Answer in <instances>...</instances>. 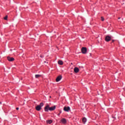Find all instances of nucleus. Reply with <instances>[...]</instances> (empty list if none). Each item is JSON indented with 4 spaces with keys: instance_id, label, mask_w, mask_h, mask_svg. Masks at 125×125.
I'll list each match as a JSON object with an SVG mask.
<instances>
[{
    "instance_id": "obj_8",
    "label": "nucleus",
    "mask_w": 125,
    "mask_h": 125,
    "mask_svg": "<svg viewBox=\"0 0 125 125\" xmlns=\"http://www.w3.org/2000/svg\"><path fill=\"white\" fill-rule=\"evenodd\" d=\"M7 60L8 61H10V62H11L12 61H14V59L12 57H7Z\"/></svg>"
},
{
    "instance_id": "obj_14",
    "label": "nucleus",
    "mask_w": 125,
    "mask_h": 125,
    "mask_svg": "<svg viewBox=\"0 0 125 125\" xmlns=\"http://www.w3.org/2000/svg\"><path fill=\"white\" fill-rule=\"evenodd\" d=\"M82 121H83V123H84V124H85V123H86V118H83Z\"/></svg>"
},
{
    "instance_id": "obj_10",
    "label": "nucleus",
    "mask_w": 125,
    "mask_h": 125,
    "mask_svg": "<svg viewBox=\"0 0 125 125\" xmlns=\"http://www.w3.org/2000/svg\"><path fill=\"white\" fill-rule=\"evenodd\" d=\"M74 71L75 73H79L80 69H79V68L78 67H75L74 69Z\"/></svg>"
},
{
    "instance_id": "obj_7",
    "label": "nucleus",
    "mask_w": 125,
    "mask_h": 125,
    "mask_svg": "<svg viewBox=\"0 0 125 125\" xmlns=\"http://www.w3.org/2000/svg\"><path fill=\"white\" fill-rule=\"evenodd\" d=\"M63 110L65 112H69V110H70V107L69 106H64L63 108Z\"/></svg>"
},
{
    "instance_id": "obj_16",
    "label": "nucleus",
    "mask_w": 125,
    "mask_h": 125,
    "mask_svg": "<svg viewBox=\"0 0 125 125\" xmlns=\"http://www.w3.org/2000/svg\"><path fill=\"white\" fill-rule=\"evenodd\" d=\"M101 19L102 21H104V18L103 17H102Z\"/></svg>"
},
{
    "instance_id": "obj_13",
    "label": "nucleus",
    "mask_w": 125,
    "mask_h": 125,
    "mask_svg": "<svg viewBox=\"0 0 125 125\" xmlns=\"http://www.w3.org/2000/svg\"><path fill=\"white\" fill-rule=\"evenodd\" d=\"M40 77H42V75H41L40 74H36V75H35L36 79H39V78H40Z\"/></svg>"
},
{
    "instance_id": "obj_11",
    "label": "nucleus",
    "mask_w": 125,
    "mask_h": 125,
    "mask_svg": "<svg viewBox=\"0 0 125 125\" xmlns=\"http://www.w3.org/2000/svg\"><path fill=\"white\" fill-rule=\"evenodd\" d=\"M46 123L47 124L50 125V124L52 123V120H47L46 121Z\"/></svg>"
},
{
    "instance_id": "obj_12",
    "label": "nucleus",
    "mask_w": 125,
    "mask_h": 125,
    "mask_svg": "<svg viewBox=\"0 0 125 125\" xmlns=\"http://www.w3.org/2000/svg\"><path fill=\"white\" fill-rule=\"evenodd\" d=\"M58 63L59 64V65H63V61H59L58 62Z\"/></svg>"
},
{
    "instance_id": "obj_9",
    "label": "nucleus",
    "mask_w": 125,
    "mask_h": 125,
    "mask_svg": "<svg viewBox=\"0 0 125 125\" xmlns=\"http://www.w3.org/2000/svg\"><path fill=\"white\" fill-rule=\"evenodd\" d=\"M56 109V106L54 105L51 107H49V111H54V110Z\"/></svg>"
},
{
    "instance_id": "obj_21",
    "label": "nucleus",
    "mask_w": 125,
    "mask_h": 125,
    "mask_svg": "<svg viewBox=\"0 0 125 125\" xmlns=\"http://www.w3.org/2000/svg\"><path fill=\"white\" fill-rule=\"evenodd\" d=\"M118 19H121V18H118Z\"/></svg>"
},
{
    "instance_id": "obj_19",
    "label": "nucleus",
    "mask_w": 125,
    "mask_h": 125,
    "mask_svg": "<svg viewBox=\"0 0 125 125\" xmlns=\"http://www.w3.org/2000/svg\"><path fill=\"white\" fill-rule=\"evenodd\" d=\"M115 42V40H112V42Z\"/></svg>"
},
{
    "instance_id": "obj_4",
    "label": "nucleus",
    "mask_w": 125,
    "mask_h": 125,
    "mask_svg": "<svg viewBox=\"0 0 125 125\" xmlns=\"http://www.w3.org/2000/svg\"><path fill=\"white\" fill-rule=\"evenodd\" d=\"M62 79V76L61 75H59V76H58L56 79V81L57 82H60V80Z\"/></svg>"
},
{
    "instance_id": "obj_5",
    "label": "nucleus",
    "mask_w": 125,
    "mask_h": 125,
    "mask_svg": "<svg viewBox=\"0 0 125 125\" xmlns=\"http://www.w3.org/2000/svg\"><path fill=\"white\" fill-rule=\"evenodd\" d=\"M61 122L62 124H63V125H65V124L67 123V120L65 118H62L61 120Z\"/></svg>"
},
{
    "instance_id": "obj_6",
    "label": "nucleus",
    "mask_w": 125,
    "mask_h": 125,
    "mask_svg": "<svg viewBox=\"0 0 125 125\" xmlns=\"http://www.w3.org/2000/svg\"><path fill=\"white\" fill-rule=\"evenodd\" d=\"M48 110L49 111V105H47L44 107V111L45 112H48Z\"/></svg>"
},
{
    "instance_id": "obj_20",
    "label": "nucleus",
    "mask_w": 125,
    "mask_h": 125,
    "mask_svg": "<svg viewBox=\"0 0 125 125\" xmlns=\"http://www.w3.org/2000/svg\"><path fill=\"white\" fill-rule=\"evenodd\" d=\"M16 109V110H19V107H17Z\"/></svg>"
},
{
    "instance_id": "obj_18",
    "label": "nucleus",
    "mask_w": 125,
    "mask_h": 125,
    "mask_svg": "<svg viewBox=\"0 0 125 125\" xmlns=\"http://www.w3.org/2000/svg\"><path fill=\"white\" fill-rule=\"evenodd\" d=\"M62 112L60 111V113L58 114V116H59V115H60V114H61Z\"/></svg>"
},
{
    "instance_id": "obj_1",
    "label": "nucleus",
    "mask_w": 125,
    "mask_h": 125,
    "mask_svg": "<svg viewBox=\"0 0 125 125\" xmlns=\"http://www.w3.org/2000/svg\"><path fill=\"white\" fill-rule=\"evenodd\" d=\"M43 106V103H40V105H37L36 107V110L37 111H41L42 110V107Z\"/></svg>"
},
{
    "instance_id": "obj_3",
    "label": "nucleus",
    "mask_w": 125,
    "mask_h": 125,
    "mask_svg": "<svg viewBox=\"0 0 125 125\" xmlns=\"http://www.w3.org/2000/svg\"><path fill=\"white\" fill-rule=\"evenodd\" d=\"M111 39L112 38L109 36H106L105 38V42H110V41H111Z\"/></svg>"
},
{
    "instance_id": "obj_22",
    "label": "nucleus",
    "mask_w": 125,
    "mask_h": 125,
    "mask_svg": "<svg viewBox=\"0 0 125 125\" xmlns=\"http://www.w3.org/2000/svg\"><path fill=\"white\" fill-rule=\"evenodd\" d=\"M113 118H114L115 119H116V117H113Z\"/></svg>"
},
{
    "instance_id": "obj_15",
    "label": "nucleus",
    "mask_w": 125,
    "mask_h": 125,
    "mask_svg": "<svg viewBox=\"0 0 125 125\" xmlns=\"http://www.w3.org/2000/svg\"><path fill=\"white\" fill-rule=\"evenodd\" d=\"M8 16H6L5 17H4V20H7Z\"/></svg>"
},
{
    "instance_id": "obj_17",
    "label": "nucleus",
    "mask_w": 125,
    "mask_h": 125,
    "mask_svg": "<svg viewBox=\"0 0 125 125\" xmlns=\"http://www.w3.org/2000/svg\"><path fill=\"white\" fill-rule=\"evenodd\" d=\"M40 57H41V58H42L43 57V56H42V55H40Z\"/></svg>"
},
{
    "instance_id": "obj_2",
    "label": "nucleus",
    "mask_w": 125,
    "mask_h": 125,
    "mask_svg": "<svg viewBox=\"0 0 125 125\" xmlns=\"http://www.w3.org/2000/svg\"><path fill=\"white\" fill-rule=\"evenodd\" d=\"M81 50L83 54H85L86 53V52L87 51V49L86 48V47H83Z\"/></svg>"
}]
</instances>
